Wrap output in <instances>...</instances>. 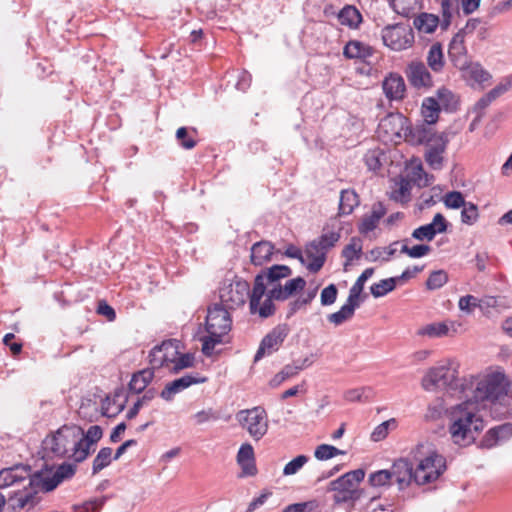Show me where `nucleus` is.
Listing matches in <instances>:
<instances>
[{"instance_id":"nucleus-1","label":"nucleus","mask_w":512,"mask_h":512,"mask_svg":"<svg viewBox=\"0 0 512 512\" xmlns=\"http://www.w3.org/2000/svg\"><path fill=\"white\" fill-rule=\"evenodd\" d=\"M509 389V383L500 372L486 375L479 379L475 389L462 396L461 403L449 405L451 409L449 433L457 445L466 446L472 443L484 428V421L479 414L475 400L503 401Z\"/></svg>"},{"instance_id":"nucleus-2","label":"nucleus","mask_w":512,"mask_h":512,"mask_svg":"<svg viewBox=\"0 0 512 512\" xmlns=\"http://www.w3.org/2000/svg\"><path fill=\"white\" fill-rule=\"evenodd\" d=\"M72 473L68 466L60 468L52 478L43 477L42 471H32L25 465L14 466L0 471V489L8 491L7 498L0 493V512L5 506L11 512L33 508L39 501L40 493L53 490L65 476Z\"/></svg>"},{"instance_id":"nucleus-3","label":"nucleus","mask_w":512,"mask_h":512,"mask_svg":"<svg viewBox=\"0 0 512 512\" xmlns=\"http://www.w3.org/2000/svg\"><path fill=\"white\" fill-rule=\"evenodd\" d=\"M477 381L473 377L459 378L456 367L451 364H442L427 370L421 380L422 389L428 393H441L442 396L428 406L425 418L431 421L439 419L448 410L452 400L468 397V392L475 389Z\"/></svg>"},{"instance_id":"nucleus-4","label":"nucleus","mask_w":512,"mask_h":512,"mask_svg":"<svg viewBox=\"0 0 512 512\" xmlns=\"http://www.w3.org/2000/svg\"><path fill=\"white\" fill-rule=\"evenodd\" d=\"M83 438V429L79 426H63L57 431L47 435L42 441L41 459L39 463H35L33 467L28 466L32 471L38 469L42 471L43 477L52 478L60 468L68 466L72 469V473L65 476L63 479L68 478L74 474V468L70 464H63L56 467L49 461L54 457H68L73 458L75 461H83V458L78 457V450L80 448V441Z\"/></svg>"},{"instance_id":"nucleus-5","label":"nucleus","mask_w":512,"mask_h":512,"mask_svg":"<svg viewBox=\"0 0 512 512\" xmlns=\"http://www.w3.org/2000/svg\"><path fill=\"white\" fill-rule=\"evenodd\" d=\"M291 275V270L286 265H275L258 275L250 296V309L253 314L267 317L272 314L274 300L278 297L277 281Z\"/></svg>"},{"instance_id":"nucleus-6","label":"nucleus","mask_w":512,"mask_h":512,"mask_svg":"<svg viewBox=\"0 0 512 512\" xmlns=\"http://www.w3.org/2000/svg\"><path fill=\"white\" fill-rule=\"evenodd\" d=\"M149 363L153 369H166L179 373L194 366L195 355L177 339H169L155 345L149 352Z\"/></svg>"},{"instance_id":"nucleus-7","label":"nucleus","mask_w":512,"mask_h":512,"mask_svg":"<svg viewBox=\"0 0 512 512\" xmlns=\"http://www.w3.org/2000/svg\"><path fill=\"white\" fill-rule=\"evenodd\" d=\"M230 312L220 304H213L207 310L204 321V335L201 336L202 352L207 356L218 353L217 347L226 342L231 329Z\"/></svg>"},{"instance_id":"nucleus-8","label":"nucleus","mask_w":512,"mask_h":512,"mask_svg":"<svg viewBox=\"0 0 512 512\" xmlns=\"http://www.w3.org/2000/svg\"><path fill=\"white\" fill-rule=\"evenodd\" d=\"M424 134L425 127L412 129L409 119L400 113H391L382 118L377 129L378 139L387 145H397L403 141L421 144Z\"/></svg>"},{"instance_id":"nucleus-9","label":"nucleus","mask_w":512,"mask_h":512,"mask_svg":"<svg viewBox=\"0 0 512 512\" xmlns=\"http://www.w3.org/2000/svg\"><path fill=\"white\" fill-rule=\"evenodd\" d=\"M344 230L348 231V226L340 217H334L326 223L319 241L311 243L306 248L308 269L318 271L322 267L325 251L339 241Z\"/></svg>"},{"instance_id":"nucleus-10","label":"nucleus","mask_w":512,"mask_h":512,"mask_svg":"<svg viewBox=\"0 0 512 512\" xmlns=\"http://www.w3.org/2000/svg\"><path fill=\"white\" fill-rule=\"evenodd\" d=\"M445 459L435 450L421 447L415 455L414 481L424 485L437 480L445 471Z\"/></svg>"},{"instance_id":"nucleus-11","label":"nucleus","mask_w":512,"mask_h":512,"mask_svg":"<svg viewBox=\"0 0 512 512\" xmlns=\"http://www.w3.org/2000/svg\"><path fill=\"white\" fill-rule=\"evenodd\" d=\"M363 469H355L345 473L329 483L328 489L333 492L337 502L356 500L360 497L359 485L365 478Z\"/></svg>"},{"instance_id":"nucleus-12","label":"nucleus","mask_w":512,"mask_h":512,"mask_svg":"<svg viewBox=\"0 0 512 512\" xmlns=\"http://www.w3.org/2000/svg\"><path fill=\"white\" fill-rule=\"evenodd\" d=\"M236 420L255 441L261 440L268 433V416L266 411L261 407L240 410L236 414Z\"/></svg>"},{"instance_id":"nucleus-13","label":"nucleus","mask_w":512,"mask_h":512,"mask_svg":"<svg viewBox=\"0 0 512 512\" xmlns=\"http://www.w3.org/2000/svg\"><path fill=\"white\" fill-rule=\"evenodd\" d=\"M452 3L449 0L442 1V20L432 13H420L413 17V28L420 37L434 34L438 28L446 30L451 21Z\"/></svg>"},{"instance_id":"nucleus-14","label":"nucleus","mask_w":512,"mask_h":512,"mask_svg":"<svg viewBox=\"0 0 512 512\" xmlns=\"http://www.w3.org/2000/svg\"><path fill=\"white\" fill-rule=\"evenodd\" d=\"M383 44L392 51L401 52L412 48L415 35L407 24L388 25L381 33Z\"/></svg>"},{"instance_id":"nucleus-15","label":"nucleus","mask_w":512,"mask_h":512,"mask_svg":"<svg viewBox=\"0 0 512 512\" xmlns=\"http://www.w3.org/2000/svg\"><path fill=\"white\" fill-rule=\"evenodd\" d=\"M248 292V285L241 279H231L223 282L219 289L221 306L233 310L244 304Z\"/></svg>"},{"instance_id":"nucleus-16","label":"nucleus","mask_w":512,"mask_h":512,"mask_svg":"<svg viewBox=\"0 0 512 512\" xmlns=\"http://www.w3.org/2000/svg\"><path fill=\"white\" fill-rule=\"evenodd\" d=\"M426 134L422 135L426 144V160L430 166L440 168L444 160V152L447 145V137L442 132H436L432 129L425 128Z\"/></svg>"},{"instance_id":"nucleus-17","label":"nucleus","mask_w":512,"mask_h":512,"mask_svg":"<svg viewBox=\"0 0 512 512\" xmlns=\"http://www.w3.org/2000/svg\"><path fill=\"white\" fill-rule=\"evenodd\" d=\"M374 274V270L372 268L366 269L356 280L352 288L350 289V294L348 298V303L344 305L340 311L337 313H333L329 316V321L335 324H339L344 320L348 319L354 311V308L360 302V295L363 290L365 282L372 277Z\"/></svg>"},{"instance_id":"nucleus-18","label":"nucleus","mask_w":512,"mask_h":512,"mask_svg":"<svg viewBox=\"0 0 512 512\" xmlns=\"http://www.w3.org/2000/svg\"><path fill=\"white\" fill-rule=\"evenodd\" d=\"M461 49V43H458L457 40H454L450 46L449 53L453 58L455 65L463 71V77L480 85L487 83L490 80V74L485 71L479 64L467 63L465 59L461 58L455 59V55L460 53Z\"/></svg>"},{"instance_id":"nucleus-19","label":"nucleus","mask_w":512,"mask_h":512,"mask_svg":"<svg viewBox=\"0 0 512 512\" xmlns=\"http://www.w3.org/2000/svg\"><path fill=\"white\" fill-rule=\"evenodd\" d=\"M409 182H416L419 185L425 184L422 164L419 159L411 160L405 167L404 175L399 184V188L394 189L392 195L397 200H403L409 189Z\"/></svg>"},{"instance_id":"nucleus-20","label":"nucleus","mask_w":512,"mask_h":512,"mask_svg":"<svg viewBox=\"0 0 512 512\" xmlns=\"http://www.w3.org/2000/svg\"><path fill=\"white\" fill-rule=\"evenodd\" d=\"M236 461L241 469V477H254L258 473L254 448L250 443H243L236 455Z\"/></svg>"},{"instance_id":"nucleus-21","label":"nucleus","mask_w":512,"mask_h":512,"mask_svg":"<svg viewBox=\"0 0 512 512\" xmlns=\"http://www.w3.org/2000/svg\"><path fill=\"white\" fill-rule=\"evenodd\" d=\"M205 381V377H194L186 375L167 383L161 391L160 396L165 401H171L177 394L189 388L191 385L201 384Z\"/></svg>"},{"instance_id":"nucleus-22","label":"nucleus","mask_w":512,"mask_h":512,"mask_svg":"<svg viewBox=\"0 0 512 512\" xmlns=\"http://www.w3.org/2000/svg\"><path fill=\"white\" fill-rule=\"evenodd\" d=\"M126 393L123 389H117L105 396L101 401V412L104 416L113 417L122 411L126 403Z\"/></svg>"},{"instance_id":"nucleus-23","label":"nucleus","mask_w":512,"mask_h":512,"mask_svg":"<svg viewBox=\"0 0 512 512\" xmlns=\"http://www.w3.org/2000/svg\"><path fill=\"white\" fill-rule=\"evenodd\" d=\"M406 76L411 85L417 88H427L432 85L430 73L420 62H412L406 69Z\"/></svg>"},{"instance_id":"nucleus-24","label":"nucleus","mask_w":512,"mask_h":512,"mask_svg":"<svg viewBox=\"0 0 512 512\" xmlns=\"http://www.w3.org/2000/svg\"><path fill=\"white\" fill-rule=\"evenodd\" d=\"M390 473L392 480L401 487L409 485L414 480V468L405 459L395 461L391 466Z\"/></svg>"},{"instance_id":"nucleus-25","label":"nucleus","mask_w":512,"mask_h":512,"mask_svg":"<svg viewBox=\"0 0 512 512\" xmlns=\"http://www.w3.org/2000/svg\"><path fill=\"white\" fill-rule=\"evenodd\" d=\"M383 90L390 99H401L404 96L406 86L403 78L391 73L383 81Z\"/></svg>"},{"instance_id":"nucleus-26","label":"nucleus","mask_w":512,"mask_h":512,"mask_svg":"<svg viewBox=\"0 0 512 512\" xmlns=\"http://www.w3.org/2000/svg\"><path fill=\"white\" fill-rule=\"evenodd\" d=\"M102 434V429L99 426H91L87 432L83 431L78 457L85 459L89 455L91 447L101 439Z\"/></svg>"},{"instance_id":"nucleus-27","label":"nucleus","mask_w":512,"mask_h":512,"mask_svg":"<svg viewBox=\"0 0 512 512\" xmlns=\"http://www.w3.org/2000/svg\"><path fill=\"white\" fill-rule=\"evenodd\" d=\"M406 248V245L401 242H394L388 247H376L367 253L369 261H385L390 257L396 255L399 250Z\"/></svg>"},{"instance_id":"nucleus-28","label":"nucleus","mask_w":512,"mask_h":512,"mask_svg":"<svg viewBox=\"0 0 512 512\" xmlns=\"http://www.w3.org/2000/svg\"><path fill=\"white\" fill-rule=\"evenodd\" d=\"M346 451L328 443H321L314 448L313 457L320 462L343 457Z\"/></svg>"},{"instance_id":"nucleus-29","label":"nucleus","mask_w":512,"mask_h":512,"mask_svg":"<svg viewBox=\"0 0 512 512\" xmlns=\"http://www.w3.org/2000/svg\"><path fill=\"white\" fill-rule=\"evenodd\" d=\"M484 304L487 306H491V307L499 306L498 300L493 297L487 298L486 301L483 302V304H482L476 297H474L472 295H465V296L460 297V299L458 301V308L463 313L470 314L478 306L482 307Z\"/></svg>"},{"instance_id":"nucleus-30","label":"nucleus","mask_w":512,"mask_h":512,"mask_svg":"<svg viewBox=\"0 0 512 512\" xmlns=\"http://www.w3.org/2000/svg\"><path fill=\"white\" fill-rule=\"evenodd\" d=\"M343 54L348 59L364 60L372 55V49L362 42L353 40L345 45Z\"/></svg>"},{"instance_id":"nucleus-31","label":"nucleus","mask_w":512,"mask_h":512,"mask_svg":"<svg viewBox=\"0 0 512 512\" xmlns=\"http://www.w3.org/2000/svg\"><path fill=\"white\" fill-rule=\"evenodd\" d=\"M274 253V248L269 242H259L253 245L251 250V260L255 265H263L270 261Z\"/></svg>"},{"instance_id":"nucleus-32","label":"nucleus","mask_w":512,"mask_h":512,"mask_svg":"<svg viewBox=\"0 0 512 512\" xmlns=\"http://www.w3.org/2000/svg\"><path fill=\"white\" fill-rule=\"evenodd\" d=\"M339 22L349 28H357L362 22L360 12L353 6L344 7L338 14Z\"/></svg>"},{"instance_id":"nucleus-33","label":"nucleus","mask_w":512,"mask_h":512,"mask_svg":"<svg viewBox=\"0 0 512 512\" xmlns=\"http://www.w3.org/2000/svg\"><path fill=\"white\" fill-rule=\"evenodd\" d=\"M305 287V281L301 277L294 278L286 282L284 286H281L279 281H277V291L278 297L282 299H286L292 295L297 294L302 291Z\"/></svg>"},{"instance_id":"nucleus-34","label":"nucleus","mask_w":512,"mask_h":512,"mask_svg":"<svg viewBox=\"0 0 512 512\" xmlns=\"http://www.w3.org/2000/svg\"><path fill=\"white\" fill-rule=\"evenodd\" d=\"M439 109V103L435 98H426L421 107V115L424 121L428 124H434L438 119Z\"/></svg>"},{"instance_id":"nucleus-35","label":"nucleus","mask_w":512,"mask_h":512,"mask_svg":"<svg viewBox=\"0 0 512 512\" xmlns=\"http://www.w3.org/2000/svg\"><path fill=\"white\" fill-rule=\"evenodd\" d=\"M397 284H400L399 279L397 277L382 279L374 283L370 287V291L375 298L383 297L387 293L393 291Z\"/></svg>"},{"instance_id":"nucleus-36","label":"nucleus","mask_w":512,"mask_h":512,"mask_svg":"<svg viewBox=\"0 0 512 512\" xmlns=\"http://www.w3.org/2000/svg\"><path fill=\"white\" fill-rule=\"evenodd\" d=\"M450 332H456V329L453 324L445 322L433 323L423 327L421 330L423 335H428L430 337L446 336L449 335Z\"/></svg>"},{"instance_id":"nucleus-37","label":"nucleus","mask_w":512,"mask_h":512,"mask_svg":"<svg viewBox=\"0 0 512 512\" xmlns=\"http://www.w3.org/2000/svg\"><path fill=\"white\" fill-rule=\"evenodd\" d=\"M153 378V372L150 369H144L133 375L130 381V388L135 392H141L150 383Z\"/></svg>"},{"instance_id":"nucleus-38","label":"nucleus","mask_w":512,"mask_h":512,"mask_svg":"<svg viewBox=\"0 0 512 512\" xmlns=\"http://www.w3.org/2000/svg\"><path fill=\"white\" fill-rule=\"evenodd\" d=\"M365 162L368 169L377 172L387 163V157L381 150L375 149L366 154Z\"/></svg>"},{"instance_id":"nucleus-39","label":"nucleus","mask_w":512,"mask_h":512,"mask_svg":"<svg viewBox=\"0 0 512 512\" xmlns=\"http://www.w3.org/2000/svg\"><path fill=\"white\" fill-rule=\"evenodd\" d=\"M308 461V456L297 455L284 465L282 469L283 476L291 477L296 475L308 463Z\"/></svg>"},{"instance_id":"nucleus-40","label":"nucleus","mask_w":512,"mask_h":512,"mask_svg":"<svg viewBox=\"0 0 512 512\" xmlns=\"http://www.w3.org/2000/svg\"><path fill=\"white\" fill-rule=\"evenodd\" d=\"M427 63L434 71H439L443 67L444 58L442 48L439 44H433L427 55Z\"/></svg>"},{"instance_id":"nucleus-41","label":"nucleus","mask_w":512,"mask_h":512,"mask_svg":"<svg viewBox=\"0 0 512 512\" xmlns=\"http://www.w3.org/2000/svg\"><path fill=\"white\" fill-rule=\"evenodd\" d=\"M358 205V196L354 191H343L340 198V213L342 215L350 214L354 207Z\"/></svg>"},{"instance_id":"nucleus-42","label":"nucleus","mask_w":512,"mask_h":512,"mask_svg":"<svg viewBox=\"0 0 512 512\" xmlns=\"http://www.w3.org/2000/svg\"><path fill=\"white\" fill-rule=\"evenodd\" d=\"M439 106L449 112L455 111L458 108L459 100L458 98L447 90H440L437 93Z\"/></svg>"},{"instance_id":"nucleus-43","label":"nucleus","mask_w":512,"mask_h":512,"mask_svg":"<svg viewBox=\"0 0 512 512\" xmlns=\"http://www.w3.org/2000/svg\"><path fill=\"white\" fill-rule=\"evenodd\" d=\"M384 215V209L382 206H379L370 214H367L361 221L359 225V230L362 233H366L375 228L379 219Z\"/></svg>"},{"instance_id":"nucleus-44","label":"nucleus","mask_w":512,"mask_h":512,"mask_svg":"<svg viewBox=\"0 0 512 512\" xmlns=\"http://www.w3.org/2000/svg\"><path fill=\"white\" fill-rule=\"evenodd\" d=\"M397 426L395 419L387 420L374 428L371 433V439L375 442L385 439L391 430Z\"/></svg>"},{"instance_id":"nucleus-45","label":"nucleus","mask_w":512,"mask_h":512,"mask_svg":"<svg viewBox=\"0 0 512 512\" xmlns=\"http://www.w3.org/2000/svg\"><path fill=\"white\" fill-rule=\"evenodd\" d=\"M448 281V275L443 270H436L429 274L426 287L429 290H437L443 287Z\"/></svg>"},{"instance_id":"nucleus-46","label":"nucleus","mask_w":512,"mask_h":512,"mask_svg":"<svg viewBox=\"0 0 512 512\" xmlns=\"http://www.w3.org/2000/svg\"><path fill=\"white\" fill-rule=\"evenodd\" d=\"M392 482L390 469L378 470L368 476V484L372 487H382Z\"/></svg>"},{"instance_id":"nucleus-47","label":"nucleus","mask_w":512,"mask_h":512,"mask_svg":"<svg viewBox=\"0 0 512 512\" xmlns=\"http://www.w3.org/2000/svg\"><path fill=\"white\" fill-rule=\"evenodd\" d=\"M112 459V449L103 448L99 451L93 461V472L97 473L103 468L107 467Z\"/></svg>"},{"instance_id":"nucleus-48","label":"nucleus","mask_w":512,"mask_h":512,"mask_svg":"<svg viewBox=\"0 0 512 512\" xmlns=\"http://www.w3.org/2000/svg\"><path fill=\"white\" fill-rule=\"evenodd\" d=\"M394 10L399 14H408L418 6L419 0H390Z\"/></svg>"},{"instance_id":"nucleus-49","label":"nucleus","mask_w":512,"mask_h":512,"mask_svg":"<svg viewBox=\"0 0 512 512\" xmlns=\"http://www.w3.org/2000/svg\"><path fill=\"white\" fill-rule=\"evenodd\" d=\"M442 201L450 209H458L465 203L460 192H449L443 196Z\"/></svg>"},{"instance_id":"nucleus-50","label":"nucleus","mask_w":512,"mask_h":512,"mask_svg":"<svg viewBox=\"0 0 512 512\" xmlns=\"http://www.w3.org/2000/svg\"><path fill=\"white\" fill-rule=\"evenodd\" d=\"M361 251V245L358 241H353L351 244L347 245L343 250V256L346 259L345 267L348 266L350 262L359 257Z\"/></svg>"},{"instance_id":"nucleus-51","label":"nucleus","mask_w":512,"mask_h":512,"mask_svg":"<svg viewBox=\"0 0 512 512\" xmlns=\"http://www.w3.org/2000/svg\"><path fill=\"white\" fill-rule=\"evenodd\" d=\"M337 294H338V291H337V288L335 285L331 284V285L327 286L326 288H324L321 291V294H320L321 304L325 305V306L333 304L337 298Z\"/></svg>"},{"instance_id":"nucleus-52","label":"nucleus","mask_w":512,"mask_h":512,"mask_svg":"<svg viewBox=\"0 0 512 512\" xmlns=\"http://www.w3.org/2000/svg\"><path fill=\"white\" fill-rule=\"evenodd\" d=\"M462 221L467 224H472L478 218V210L474 204H465L461 213Z\"/></svg>"},{"instance_id":"nucleus-53","label":"nucleus","mask_w":512,"mask_h":512,"mask_svg":"<svg viewBox=\"0 0 512 512\" xmlns=\"http://www.w3.org/2000/svg\"><path fill=\"white\" fill-rule=\"evenodd\" d=\"M317 508L315 501L296 503L288 506L283 512H313Z\"/></svg>"},{"instance_id":"nucleus-54","label":"nucleus","mask_w":512,"mask_h":512,"mask_svg":"<svg viewBox=\"0 0 512 512\" xmlns=\"http://www.w3.org/2000/svg\"><path fill=\"white\" fill-rule=\"evenodd\" d=\"M280 337L278 335H268L264 340L262 341L260 351L262 353H270L272 350L278 347L280 344Z\"/></svg>"},{"instance_id":"nucleus-55","label":"nucleus","mask_w":512,"mask_h":512,"mask_svg":"<svg viewBox=\"0 0 512 512\" xmlns=\"http://www.w3.org/2000/svg\"><path fill=\"white\" fill-rule=\"evenodd\" d=\"M413 236L418 240H432L435 236L433 228L430 224L422 226L413 232Z\"/></svg>"},{"instance_id":"nucleus-56","label":"nucleus","mask_w":512,"mask_h":512,"mask_svg":"<svg viewBox=\"0 0 512 512\" xmlns=\"http://www.w3.org/2000/svg\"><path fill=\"white\" fill-rule=\"evenodd\" d=\"M399 252H405L410 257H421V256L426 255L429 252V246L421 244V245H415L412 247H408L406 245V248L403 250H399Z\"/></svg>"},{"instance_id":"nucleus-57","label":"nucleus","mask_w":512,"mask_h":512,"mask_svg":"<svg viewBox=\"0 0 512 512\" xmlns=\"http://www.w3.org/2000/svg\"><path fill=\"white\" fill-rule=\"evenodd\" d=\"M97 313L104 316L108 321H113L116 317L114 309L105 302L98 304Z\"/></svg>"},{"instance_id":"nucleus-58","label":"nucleus","mask_w":512,"mask_h":512,"mask_svg":"<svg viewBox=\"0 0 512 512\" xmlns=\"http://www.w3.org/2000/svg\"><path fill=\"white\" fill-rule=\"evenodd\" d=\"M271 496V492L269 491H265V492H262L259 496H257L256 498H254L250 503H249V506H248V510L249 511H254L256 510L257 508H259L260 506H262L263 504L266 503V501L268 500V498Z\"/></svg>"},{"instance_id":"nucleus-59","label":"nucleus","mask_w":512,"mask_h":512,"mask_svg":"<svg viewBox=\"0 0 512 512\" xmlns=\"http://www.w3.org/2000/svg\"><path fill=\"white\" fill-rule=\"evenodd\" d=\"M431 228H433L434 233H442L447 228V221L441 214H437L432 223L430 224Z\"/></svg>"},{"instance_id":"nucleus-60","label":"nucleus","mask_w":512,"mask_h":512,"mask_svg":"<svg viewBox=\"0 0 512 512\" xmlns=\"http://www.w3.org/2000/svg\"><path fill=\"white\" fill-rule=\"evenodd\" d=\"M422 267L420 266H413L411 268H407L399 277L400 284L405 283L406 281L410 280L411 278L416 277L421 271Z\"/></svg>"},{"instance_id":"nucleus-61","label":"nucleus","mask_w":512,"mask_h":512,"mask_svg":"<svg viewBox=\"0 0 512 512\" xmlns=\"http://www.w3.org/2000/svg\"><path fill=\"white\" fill-rule=\"evenodd\" d=\"M177 138L182 140L183 147L190 149L195 145V141L191 138H187V130L185 128H180L177 131Z\"/></svg>"},{"instance_id":"nucleus-62","label":"nucleus","mask_w":512,"mask_h":512,"mask_svg":"<svg viewBox=\"0 0 512 512\" xmlns=\"http://www.w3.org/2000/svg\"><path fill=\"white\" fill-rule=\"evenodd\" d=\"M461 3L465 13H472L479 7L480 0H462Z\"/></svg>"},{"instance_id":"nucleus-63","label":"nucleus","mask_w":512,"mask_h":512,"mask_svg":"<svg viewBox=\"0 0 512 512\" xmlns=\"http://www.w3.org/2000/svg\"><path fill=\"white\" fill-rule=\"evenodd\" d=\"M303 392V385H296L292 388L287 389L282 393V399H287L289 397H294Z\"/></svg>"},{"instance_id":"nucleus-64","label":"nucleus","mask_w":512,"mask_h":512,"mask_svg":"<svg viewBox=\"0 0 512 512\" xmlns=\"http://www.w3.org/2000/svg\"><path fill=\"white\" fill-rule=\"evenodd\" d=\"M287 378V375L284 372L277 373L271 380L269 381V385L272 388H276L281 385Z\"/></svg>"}]
</instances>
